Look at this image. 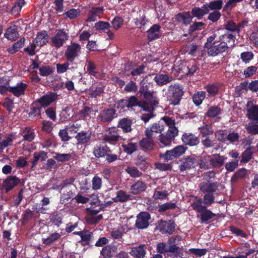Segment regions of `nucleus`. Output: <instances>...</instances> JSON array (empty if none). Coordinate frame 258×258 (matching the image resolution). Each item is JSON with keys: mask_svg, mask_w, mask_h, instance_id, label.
I'll list each match as a JSON object with an SVG mask.
<instances>
[{"mask_svg": "<svg viewBox=\"0 0 258 258\" xmlns=\"http://www.w3.org/2000/svg\"><path fill=\"white\" fill-rule=\"evenodd\" d=\"M192 209L198 213L197 217L200 218L202 223L207 222L216 216V214L207 209L206 206L203 205L202 199H198L191 204Z\"/></svg>", "mask_w": 258, "mask_h": 258, "instance_id": "1", "label": "nucleus"}, {"mask_svg": "<svg viewBox=\"0 0 258 258\" xmlns=\"http://www.w3.org/2000/svg\"><path fill=\"white\" fill-rule=\"evenodd\" d=\"M183 88L182 85L179 84H171L168 89V101L169 105L174 106L180 104L184 94Z\"/></svg>", "mask_w": 258, "mask_h": 258, "instance_id": "2", "label": "nucleus"}, {"mask_svg": "<svg viewBox=\"0 0 258 258\" xmlns=\"http://www.w3.org/2000/svg\"><path fill=\"white\" fill-rule=\"evenodd\" d=\"M179 162V169L181 172L194 168L199 164V160L195 155L182 158Z\"/></svg>", "mask_w": 258, "mask_h": 258, "instance_id": "3", "label": "nucleus"}, {"mask_svg": "<svg viewBox=\"0 0 258 258\" xmlns=\"http://www.w3.org/2000/svg\"><path fill=\"white\" fill-rule=\"evenodd\" d=\"M81 52V46L75 42H72L70 45L67 46L64 52V56L68 61L73 62L76 58L79 56Z\"/></svg>", "mask_w": 258, "mask_h": 258, "instance_id": "4", "label": "nucleus"}, {"mask_svg": "<svg viewBox=\"0 0 258 258\" xmlns=\"http://www.w3.org/2000/svg\"><path fill=\"white\" fill-rule=\"evenodd\" d=\"M69 37V34L64 30H57L55 35L51 38V41L55 47L59 48L63 45Z\"/></svg>", "mask_w": 258, "mask_h": 258, "instance_id": "5", "label": "nucleus"}, {"mask_svg": "<svg viewBox=\"0 0 258 258\" xmlns=\"http://www.w3.org/2000/svg\"><path fill=\"white\" fill-rule=\"evenodd\" d=\"M168 131L166 134H161L159 135L158 140L160 144V147L169 146L171 142L174 139L175 137L177 136L176 132L175 130H171Z\"/></svg>", "mask_w": 258, "mask_h": 258, "instance_id": "6", "label": "nucleus"}, {"mask_svg": "<svg viewBox=\"0 0 258 258\" xmlns=\"http://www.w3.org/2000/svg\"><path fill=\"white\" fill-rule=\"evenodd\" d=\"M117 130L115 127H110L106 131L102 136V140L111 144H115L119 139Z\"/></svg>", "mask_w": 258, "mask_h": 258, "instance_id": "7", "label": "nucleus"}, {"mask_svg": "<svg viewBox=\"0 0 258 258\" xmlns=\"http://www.w3.org/2000/svg\"><path fill=\"white\" fill-rule=\"evenodd\" d=\"M218 41L222 46H224L227 50L229 48L232 47L234 45L235 37L231 34L227 33L220 36Z\"/></svg>", "mask_w": 258, "mask_h": 258, "instance_id": "8", "label": "nucleus"}, {"mask_svg": "<svg viewBox=\"0 0 258 258\" xmlns=\"http://www.w3.org/2000/svg\"><path fill=\"white\" fill-rule=\"evenodd\" d=\"M116 114L115 109L110 108L102 110L98 117L101 122L105 123L109 122L112 120Z\"/></svg>", "mask_w": 258, "mask_h": 258, "instance_id": "9", "label": "nucleus"}, {"mask_svg": "<svg viewBox=\"0 0 258 258\" xmlns=\"http://www.w3.org/2000/svg\"><path fill=\"white\" fill-rule=\"evenodd\" d=\"M209 56H216L226 51L224 46H222L219 41L214 43L212 45L207 48Z\"/></svg>", "mask_w": 258, "mask_h": 258, "instance_id": "10", "label": "nucleus"}, {"mask_svg": "<svg viewBox=\"0 0 258 258\" xmlns=\"http://www.w3.org/2000/svg\"><path fill=\"white\" fill-rule=\"evenodd\" d=\"M57 98V95L54 93H49L42 96L37 100V102L43 107H46L51 103L55 101Z\"/></svg>", "mask_w": 258, "mask_h": 258, "instance_id": "11", "label": "nucleus"}, {"mask_svg": "<svg viewBox=\"0 0 258 258\" xmlns=\"http://www.w3.org/2000/svg\"><path fill=\"white\" fill-rule=\"evenodd\" d=\"M48 39L49 36L46 31H42L38 32L34 41L33 42V47L42 46L48 42Z\"/></svg>", "mask_w": 258, "mask_h": 258, "instance_id": "12", "label": "nucleus"}, {"mask_svg": "<svg viewBox=\"0 0 258 258\" xmlns=\"http://www.w3.org/2000/svg\"><path fill=\"white\" fill-rule=\"evenodd\" d=\"M164 130V125L160 123H155L150 128H146L145 131L146 136L151 137L155 138L154 134H160Z\"/></svg>", "mask_w": 258, "mask_h": 258, "instance_id": "13", "label": "nucleus"}, {"mask_svg": "<svg viewBox=\"0 0 258 258\" xmlns=\"http://www.w3.org/2000/svg\"><path fill=\"white\" fill-rule=\"evenodd\" d=\"M20 182V180L16 176H11L7 177L4 181L2 187L6 190V192H8L14 187H15Z\"/></svg>", "mask_w": 258, "mask_h": 258, "instance_id": "14", "label": "nucleus"}, {"mask_svg": "<svg viewBox=\"0 0 258 258\" xmlns=\"http://www.w3.org/2000/svg\"><path fill=\"white\" fill-rule=\"evenodd\" d=\"M181 140L185 145L190 146H197L200 143L198 137L191 133L184 134L182 136Z\"/></svg>", "mask_w": 258, "mask_h": 258, "instance_id": "15", "label": "nucleus"}, {"mask_svg": "<svg viewBox=\"0 0 258 258\" xmlns=\"http://www.w3.org/2000/svg\"><path fill=\"white\" fill-rule=\"evenodd\" d=\"M218 187L216 182H212L210 181L203 182L200 185V190L203 193L212 194L215 192Z\"/></svg>", "mask_w": 258, "mask_h": 258, "instance_id": "16", "label": "nucleus"}, {"mask_svg": "<svg viewBox=\"0 0 258 258\" xmlns=\"http://www.w3.org/2000/svg\"><path fill=\"white\" fill-rule=\"evenodd\" d=\"M103 11L104 9L102 7H92L89 12L87 21L94 22L97 18H100Z\"/></svg>", "mask_w": 258, "mask_h": 258, "instance_id": "17", "label": "nucleus"}, {"mask_svg": "<svg viewBox=\"0 0 258 258\" xmlns=\"http://www.w3.org/2000/svg\"><path fill=\"white\" fill-rule=\"evenodd\" d=\"M27 87L28 85L26 84L20 82L17 83L15 86L11 87L10 92L16 97H19L25 94Z\"/></svg>", "mask_w": 258, "mask_h": 258, "instance_id": "18", "label": "nucleus"}, {"mask_svg": "<svg viewBox=\"0 0 258 258\" xmlns=\"http://www.w3.org/2000/svg\"><path fill=\"white\" fill-rule=\"evenodd\" d=\"M153 139L154 138L149 136L142 139L139 142L141 149L145 151L153 150L155 145Z\"/></svg>", "mask_w": 258, "mask_h": 258, "instance_id": "19", "label": "nucleus"}, {"mask_svg": "<svg viewBox=\"0 0 258 258\" xmlns=\"http://www.w3.org/2000/svg\"><path fill=\"white\" fill-rule=\"evenodd\" d=\"M151 216L147 212H142L137 216L135 226H149Z\"/></svg>", "mask_w": 258, "mask_h": 258, "instance_id": "20", "label": "nucleus"}, {"mask_svg": "<svg viewBox=\"0 0 258 258\" xmlns=\"http://www.w3.org/2000/svg\"><path fill=\"white\" fill-rule=\"evenodd\" d=\"M110 152L111 150L107 145L96 146L93 150V154L97 158L104 157L107 153Z\"/></svg>", "mask_w": 258, "mask_h": 258, "instance_id": "21", "label": "nucleus"}, {"mask_svg": "<svg viewBox=\"0 0 258 258\" xmlns=\"http://www.w3.org/2000/svg\"><path fill=\"white\" fill-rule=\"evenodd\" d=\"M226 157L220 156L219 154H214L211 156L210 165L213 168H219L224 163Z\"/></svg>", "mask_w": 258, "mask_h": 258, "instance_id": "22", "label": "nucleus"}, {"mask_svg": "<svg viewBox=\"0 0 258 258\" xmlns=\"http://www.w3.org/2000/svg\"><path fill=\"white\" fill-rule=\"evenodd\" d=\"M191 13L193 17H196L197 19H202L203 17L209 13V10L206 7V5H204L203 7H194L191 11Z\"/></svg>", "mask_w": 258, "mask_h": 258, "instance_id": "23", "label": "nucleus"}, {"mask_svg": "<svg viewBox=\"0 0 258 258\" xmlns=\"http://www.w3.org/2000/svg\"><path fill=\"white\" fill-rule=\"evenodd\" d=\"M161 27L158 24L153 25L147 31L148 38L152 41L159 38L160 36Z\"/></svg>", "mask_w": 258, "mask_h": 258, "instance_id": "24", "label": "nucleus"}, {"mask_svg": "<svg viewBox=\"0 0 258 258\" xmlns=\"http://www.w3.org/2000/svg\"><path fill=\"white\" fill-rule=\"evenodd\" d=\"M121 147L124 152L131 155L137 150L138 144L133 142L132 140H129L126 143H123Z\"/></svg>", "mask_w": 258, "mask_h": 258, "instance_id": "25", "label": "nucleus"}, {"mask_svg": "<svg viewBox=\"0 0 258 258\" xmlns=\"http://www.w3.org/2000/svg\"><path fill=\"white\" fill-rule=\"evenodd\" d=\"M47 158V153L44 151L34 152L33 154V158L31 160V169L32 170L34 169V168L37 164L39 160H40L41 161H44L46 160Z\"/></svg>", "mask_w": 258, "mask_h": 258, "instance_id": "26", "label": "nucleus"}, {"mask_svg": "<svg viewBox=\"0 0 258 258\" xmlns=\"http://www.w3.org/2000/svg\"><path fill=\"white\" fill-rule=\"evenodd\" d=\"M146 254L145 245H140L137 247L132 248L130 254L136 258H144Z\"/></svg>", "mask_w": 258, "mask_h": 258, "instance_id": "27", "label": "nucleus"}, {"mask_svg": "<svg viewBox=\"0 0 258 258\" xmlns=\"http://www.w3.org/2000/svg\"><path fill=\"white\" fill-rule=\"evenodd\" d=\"M19 34L18 32L17 27L15 25L9 27L5 33V36L8 40L15 41L19 37Z\"/></svg>", "mask_w": 258, "mask_h": 258, "instance_id": "28", "label": "nucleus"}, {"mask_svg": "<svg viewBox=\"0 0 258 258\" xmlns=\"http://www.w3.org/2000/svg\"><path fill=\"white\" fill-rule=\"evenodd\" d=\"M116 250L117 247L116 246L107 245L102 248L101 251V255L103 258H111L113 257V254Z\"/></svg>", "mask_w": 258, "mask_h": 258, "instance_id": "29", "label": "nucleus"}, {"mask_svg": "<svg viewBox=\"0 0 258 258\" xmlns=\"http://www.w3.org/2000/svg\"><path fill=\"white\" fill-rule=\"evenodd\" d=\"M200 135L203 138H205L208 136L212 135L214 132L211 124L204 123L202 126L198 128Z\"/></svg>", "mask_w": 258, "mask_h": 258, "instance_id": "30", "label": "nucleus"}, {"mask_svg": "<svg viewBox=\"0 0 258 258\" xmlns=\"http://www.w3.org/2000/svg\"><path fill=\"white\" fill-rule=\"evenodd\" d=\"M91 134L87 132H82L77 134L75 139L78 144H85L89 143L91 140Z\"/></svg>", "mask_w": 258, "mask_h": 258, "instance_id": "31", "label": "nucleus"}, {"mask_svg": "<svg viewBox=\"0 0 258 258\" xmlns=\"http://www.w3.org/2000/svg\"><path fill=\"white\" fill-rule=\"evenodd\" d=\"M132 121L127 118H123L119 121L118 127H120L124 133L130 132L132 128Z\"/></svg>", "mask_w": 258, "mask_h": 258, "instance_id": "32", "label": "nucleus"}, {"mask_svg": "<svg viewBox=\"0 0 258 258\" xmlns=\"http://www.w3.org/2000/svg\"><path fill=\"white\" fill-rule=\"evenodd\" d=\"M154 80L158 85L162 86L170 82L173 79L167 75L158 74L154 77Z\"/></svg>", "mask_w": 258, "mask_h": 258, "instance_id": "33", "label": "nucleus"}, {"mask_svg": "<svg viewBox=\"0 0 258 258\" xmlns=\"http://www.w3.org/2000/svg\"><path fill=\"white\" fill-rule=\"evenodd\" d=\"M23 140L26 142H32L35 137V133L34 130L30 127H25L22 133Z\"/></svg>", "mask_w": 258, "mask_h": 258, "instance_id": "34", "label": "nucleus"}, {"mask_svg": "<svg viewBox=\"0 0 258 258\" xmlns=\"http://www.w3.org/2000/svg\"><path fill=\"white\" fill-rule=\"evenodd\" d=\"M247 117L258 122V105H252L247 109Z\"/></svg>", "mask_w": 258, "mask_h": 258, "instance_id": "35", "label": "nucleus"}, {"mask_svg": "<svg viewBox=\"0 0 258 258\" xmlns=\"http://www.w3.org/2000/svg\"><path fill=\"white\" fill-rule=\"evenodd\" d=\"M146 188V184L142 181L138 180L131 186V189L133 194L137 195L144 191Z\"/></svg>", "mask_w": 258, "mask_h": 258, "instance_id": "36", "label": "nucleus"}, {"mask_svg": "<svg viewBox=\"0 0 258 258\" xmlns=\"http://www.w3.org/2000/svg\"><path fill=\"white\" fill-rule=\"evenodd\" d=\"M10 82V80L6 77L0 78V94H3L7 92H10L11 87Z\"/></svg>", "mask_w": 258, "mask_h": 258, "instance_id": "37", "label": "nucleus"}, {"mask_svg": "<svg viewBox=\"0 0 258 258\" xmlns=\"http://www.w3.org/2000/svg\"><path fill=\"white\" fill-rule=\"evenodd\" d=\"M104 91V87L103 86H91L90 87L88 92L89 95L92 98L100 97Z\"/></svg>", "mask_w": 258, "mask_h": 258, "instance_id": "38", "label": "nucleus"}, {"mask_svg": "<svg viewBox=\"0 0 258 258\" xmlns=\"http://www.w3.org/2000/svg\"><path fill=\"white\" fill-rule=\"evenodd\" d=\"M192 18L193 16L190 14L189 12L179 13L176 16L178 21L182 22L185 25H188L190 23Z\"/></svg>", "mask_w": 258, "mask_h": 258, "instance_id": "39", "label": "nucleus"}, {"mask_svg": "<svg viewBox=\"0 0 258 258\" xmlns=\"http://www.w3.org/2000/svg\"><path fill=\"white\" fill-rule=\"evenodd\" d=\"M92 237V232L89 231V230H82V233L81 235L82 245H89Z\"/></svg>", "mask_w": 258, "mask_h": 258, "instance_id": "40", "label": "nucleus"}, {"mask_svg": "<svg viewBox=\"0 0 258 258\" xmlns=\"http://www.w3.org/2000/svg\"><path fill=\"white\" fill-rule=\"evenodd\" d=\"M183 50L189 54L193 56L197 55V53L199 52V47L195 43H189L185 45L183 47Z\"/></svg>", "mask_w": 258, "mask_h": 258, "instance_id": "41", "label": "nucleus"}, {"mask_svg": "<svg viewBox=\"0 0 258 258\" xmlns=\"http://www.w3.org/2000/svg\"><path fill=\"white\" fill-rule=\"evenodd\" d=\"M86 66L87 67V72L90 76H96L98 74L97 67L95 62L90 60H87Z\"/></svg>", "mask_w": 258, "mask_h": 258, "instance_id": "42", "label": "nucleus"}, {"mask_svg": "<svg viewBox=\"0 0 258 258\" xmlns=\"http://www.w3.org/2000/svg\"><path fill=\"white\" fill-rule=\"evenodd\" d=\"M131 196L128 195L125 191L120 190L117 192L116 197L113 199L115 202H125L131 199Z\"/></svg>", "mask_w": 258, "mask_h": 258, "instance_id": "43", "label": "nucleus"}, {"mask_svg": "<svg viewBox=\"0 0 258 258\" xmlns=\"http://www.w3.org/2000/svg\"><path fill=\"white\" fill-rule=\"evenodd\" d=\"M157 106V105H153V102L150 101H140L139 105V107L148 112H154L155 108Z\"/></svg>", "mask_w": 258, "mask_h": 258, "instance_id": "44", "label": "nucleus"}, {"mask_svg": "<svg viewBox=\"0 0 258 258\" xmlns=\"http://www.w3.org/2000/svg\"><path fill=\"white\" fill-rule=\"evenodd\" d=\"M211 156L206 154H203L201 156L200 160L199 166L201 169L207 170L209 168V164L208 162H210Z\"/></svg>", "mask_w": 258, "mask_h": 258, "instance_id": "45", "label": "nucleus"}, {"mask_svg": "<svg viewBox=\"0 0 258 258\" xmlns=\"http://www.w3.org/2000/svg\"><path fill=\"white\" fill-rule=\"evenodd\" d=\"M142 95L148 101L153 102V105L158 104L159 100L157 96L155 95V93L153 91H147Z\"/></svg>", "mask_w": 258, "mask_h": 258, "instance_id": "46", "label": "nucleus"}, {"mask_svg": "<svg viewBox=\"0 0 258 258\" xmlns=\"http://www.w3.org/2000/svg\"><path fill=\"white\" fill-rule=\"evenodd\" d=\"M253 152L251 147L247 148L241 154V163H247L252 158Z\"/></svg>", "mask_w": 258, "mask_h": 258, "instance_id": "47", "label": "nucleus"}, {"mask_svg": "<svg viewBox=\"0 0 258 258\" xmlns=\"http://www.w3.org/2000/svg\"><path fill=\"white\" fill-rule=\"evenodd\" d=\"M222 110L218 106H212L209 107L206 115L210 117H215L220 114Z\"/></svg>", "mask_w": 258, "mask_h": 258, "instance_id": "48", "label": "nucleus"}, {"mask_svg": "<svg viewBox=\"0 0 258 258\" xmlns=\"http://www.w3.org/2000/svg\"><path fill=\"white\" fill-rule=\"evenodd\" d=\"M93 109L87 106H84L79 112V116L81 119H85L87 117H90L93 112Z\"/></svg>", "mask_w": 258, "mask_h": 258, "instance_id": "49", "label": "nucleus"}, {"mask_svg": "<svg viewBox=\"0 0 258 258\" xmlns=\"http://www.w3.org/2000/svg\"><path fill=\"white\" fill-rule=\"evenodd\" d=\"M206 7L210 10H220L222 7L223 2L221 0H218L216 1L210 2L208 4H206Z\"/></svg>", "mask_w": 258, "mask_h": 258, "instance_id": "50", "label": "nucleus"}, {"mask_svg": "<svg viewBox=\"0 0 258 258\" xmlns=\"http://www.w3.org/2000/svg\"><path fill=\"white\" fill-rule=\"evenodd\" d=\"M176 239L175 237H171L168 241L169 244L167 250V252L171 253H178L180 248L179 246H176L175 244H173L175 242Z\"/></svg>", "mask_w": 258, "mask_h": 258, "instance_id": "51", "label": "nucleus"}, {"mask_svg": "<svg viewBox=\"0 0 258 258\" xmlns=\"http://www.w3.org/2000/svg\"><path fill=\"white\" fill-rule=\"evenodd\" d=\"M247 170L245 168H241L236 171L231 177L232 182H237L239 179L244 178L247 174Z\"/></svg>", "mask_w": 258, "mask_h": 258, "instance_id": "52", "label": "nucleus"}, {"mask_svg": "<svg viewBox=\"0 0 258 258\" xmlns=\"http://www.w3.org/2000/svg\"><path fill=\"white\" fill-rule=\"evenodd\" d=\"M205 98V92L199 91L195 93L192 96V100L196 105H200Z\"/></svg>", "mask_w": 258, "mask_h": 258, "instance_id": "53", "label": "nucleus"}, {"mask_svg": "<svg viewBox=\"0 0 258 258\" xmlns=\"http://www.w3.org/2000/svg\"><path fill=\"white\" fill-rule=\"evenodd\" d=\"M94 28L97 30L102 31L105 32L110 28V25L107 22L100 21L95 24Z\"/></svg>", "mask_w": 258, "mask_h": 258, "instance_id": "54", "label": "nucleus"}, {"mask_svg": "<svg viewBox=\"0 0 258 258\" xmlns=\"http://www.w3.org/2000/svg\"><path fill=\"white\" fill-rule=\"evenodd\" d=\"M125 171L134 178L139 177L142 175V173L135 166L127 167L125 169Z\"/></svg>", "mask_w": 258, "mask_h": 258, "instance_id": "55", "label": "nucleus"}, {"mask_svg": "<svg viewBox=\"0 0 258 258\" xmlns=\"http://www.w3.org/2000/svg\"><path fill=\"white\" fill-rule=\"evenodd\" d=\"M162 119L165 122L166 125L169 127L168 131H171L172 129L175 130L176 132V134H178V131L175 126V120L168 116H164L162 118Z\"/></svg>", "mask_w": 258, "mask_h": 258, "instance_id": "56", "label": "nucleus"}, {"mask_svg": "<svg viewBox=\"0 0 258 258\" xmlns=\"http://www.w3.org/2000/svg\"><path fill=\"white\" fill-rule=\"evenodd\" d=\"M145 66L144 65L142 64L139 66L136 69H132V70L131 71L130 75L134 77V79L136 80L137 79V76H140L145 73Z\"/></svg>", "mask_w": 258, "mask_h": 258, "instance_id": "57", "label": "nucleus"}, {"mask_svg": "<svg viewBox=\"0 0 258 258\" xmlns=\"http://www.w3.org/2000/svg\"><path fill=\"white\" fill-rule=\"evenodd\" d=\"M102 179L97 175H95L92 180V189L97 190L102 187Z\"/></svg>", "mask_w": 258, "mask_h": 258, "instance_id": "58", "label": "nucleus"}, {"mask_svg": "<svg viewBox=\"0 0 258 258\" xmlns=\"http://www.w3.org/2000/svg\"><path fill=\"white\" fill-rule=\"evenodd\" d=\"M13 140L12 136H10L0 142V153L3 151L4 148L11 145Z\"/></svg>", "mask_w": 258, "mask_h": 258, "instance_id": "59", "label": "nucleus"}, {"mask_svg": "<svg viewBox=\"0 0 258 258\" xmlns=\"http://www.w3.org/2000/svg\"><path fill=\"white\" fill-rule=\"evenodd\" d=\"M60 237V235L56 232L51 234L47 238H43V243L46 245H50Z\"/></svg>", "mask_w": 258, "mask_h": 258, "instance_id": "60", "label": "nucleus"}, {"mask_svg": "<svg viewBox=\"0 0 258 258\" xmlns=\"http://www.w3.org/2000/svg\"><path fill=\"white\" fill-rule=\"evenodd\" d=\"M24 44V41L19 40L16 43H15L13 46L8 49V51L11 53L14 54L16 52L18 51L19 49L22 48Z\"/></svg>", "mask_w": 258, "mask_h": 258, "instance_id": "61", "label": "nucleus"}, {"mask_svg": "<svg viewBox=\"0 0 258 258\" xmlns=\"http://www.w3.org/2000/svg\"><path fill=\"white\" fill-rule=\"evenodd\" d=\"M155 230H159L162 234L169 236L173 233L175 227H156Z\"/></svg>", "mask_w": 258, "mask_h": 258, "instance_id": "62", "label": "nucleus"}, {"mask_svg": "<svg viewBox=\"0 0 258 258\" xmlns=\"http://www.w3.org/2000/svg\"><path fill=\"white\" fill-rule=\"evenodd\" d=\"M227 132L226 130H220L215 133V136L219 142H225L227 141Z\"/></svg>", "mask_w": 258, "mask_h": 258, "instance_id": "63", "label": "nucleus"}, {"mask_svg": "<svg viewBox=\"0 0 258 258\" xmlns=\"http://www.w3.org/2000/svg\"><path fill=\"white\" fill-rule=\"evenodd\" d=\"M249 39L255 46H258V26H254Z\"/></svg>", "mask_w": 258, "mask_h": 258, "instance_id": "64", "label": "nucleus"}]
</instances>
